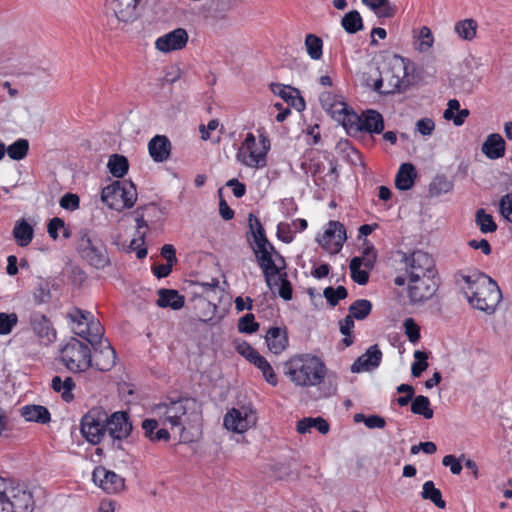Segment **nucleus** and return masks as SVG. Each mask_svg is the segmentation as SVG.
<instances>
[{"label":"nucleus","mask_w":512,"mask_h":512,"mask_svg":"<svg viewBox=\"0 0 512 512\" xmlns=\"http://www.w3.org/2000/svg\"><path fill=\"white\" fill-rule=\"evenodd\" d=\"M156 418L145 419L142 429L145 436L152 442L169 441L170 434L167 429L159 428V422L177 428L183 441H190L188 433H199L202 425V407L194 398L181 397L177 399L167 398L163 402L155 404L151 408Z\"/></svg>","instance_id":"f257e3e1"},{"label":"nucleus","mask_w":512,"mask_h":512,"mask_svg":"<svg viewBox=\"0 0 512 512\" xmlns=\"http://www.w3.org/2000/svg\"><path fill=\"white\" fill-rule=\"evenodd\" d=\"M457 283L475 309L493 313L501 301L502 294L497 283L479 271L460 273Z\"/></svg>","instance_id":"f03ea898"},{"label":"nucleus","mask_w":512,"mask_h":512,"mask_svg":"<svg viewBox=\"0 0 512 512\" xmlns=\"http://www.w3.org/2000/svg\"><path fill=\"white\" fill-rule=\"evenodd\" d=\"M285 376L297 387L309 388L320 386L328 369L324 361L311 353L291 356L283 365Z\"/></svg>","instance_id":"7ed1b4c3"},{"label":"nucleus","mask_w":512,"mask_h":512,"mask_svg":"<svg viewBox=\"0 0 512 512\" xmlns=\"http://www.w3.org/2000/svg\"><path fill=\"white\" fill-rule=\"evenodd\" d=\"M271 142L263 129H257V135L252 132L246 134L238 148L236 159L242 165L252 169H262L267 165V155Z\"/></svg>","instance_id":"20e7f679"},{"label":"nucleus","mask_w":512,"mask_h":512,"mask_svg":"<svg viewBox=\"0 0 512 512\" xmlns=\"http://www.w3.org/2000/svg\"><path fill=\"white\" fill-rule=\"evenodd\" d=\"M408 64L409 61L399 55L390 57L386 62L384 71L375 80L373 89L382 94H390L405 89L409 84L407 80Z\"/></svg>","instance_id":"39448f33"},{"label":"nucleus","mask_w":512,"mask_h":512,"mask_svg":"<svg viewBox=\"0 0 512 512\" xmlns=\"http://www.w3.org/2000/svg\"><path fill=\"white\" fill-rule=\"evenodd\" d=\"M80 257L90 266L103 270L110 266L111 260L104 242L89 230H82L77 241Z\"/></svg>","instance_id":"423d86ee"},{"label":"nucleus","mask_w":512,"mask_h":512,"mask_svg":"<svg viewBox=\"0 0 512 512\" xmlns=\"http://www.w3.org/2000/svg\"><path fill=\"white\" fill-rule=\"evenodd\" d=\"M138 194L132 181H114L102 189L101 200L111 209L122 211L136 203Z\"/></svg>","instance_id":"0eeeda50"},{"label":"nucleus","mask_w":512,"mask_h":512,"mask_svg":"<svg viewBox=\"0 0 512 512\" xmlns=\"http://www.w3.org/2000/svg\"><path fill=\"white\" fill-rule=\"evenodd\" d=\"M62 364L73 373L84 372L92 367V354L89 346L71 337L60 350Z\"/></svg>","instance_id":"6e6552de"},{"label":"nucleus","mask_w":512,"mask_h":512,"mask_svg":"<svg viewBox=\"0 0 512 512\" xmlns=\"http://www.w3.org/2000/svg\"><path fill=\"white\" fill-rule=\"evenodd\" d=\"M72 332L94 345L103 334L100 322L90 312L73 308L67 313Z\"/></svg>","instance_id":"1a4fd4ad"},{"label":"nucleus","mask_w":512,"mask_h":512,"mask_svg":"<svg viewBox=\"0 0 512 512\" xmlns=\"http://www.w3.org/2000/svg\"><path fill=\"white\" fill-rule=\"evenodd\" d=\"M108 414L100 407L89 410L81 420V433L91 444H98L106 432Z\"/></svg>","instance_id":"9d476101"},{"label":"nucleus","mask_w":512,"mask_h":512,"mask_svg":"<svg viewBox=\"0 0 512 512\" xmlns=\"http://www.w3.org/2000/svg\"><path fill=\"white\" fill-rule=\"evenodd\" d=\"M402 261L407 279L429 278L436 275L434 260L424 251L417 250L409 255L404 254Z\"/></svg>","instance_id":"9b49d317"},{"label":"nucleus","mask_w":512,"mask_h":512,"mask_svg":"<svg viewBox=\"0 0 512 512\" xmlns=\"http://www.w3.org/2000/svg\"><path fill=\"white\" fill-rule=\"evenodd\" d=\"M257 424L256 411L251 406L229 409L223 418L224 427L233 433L243 434Z\"/></svg>","instance_id":"f8f14e48"},{"label":"nucleus","mask_w":512,"mask_h":512,"mask_svg":"<svg viewBox=\"0 0 512 512\" xmlns=\"http://www.w3.org/2000/svg\"><path fill=\"white\" fill-rule=\"evenodd\" d=\"M4 512H32L33 497L24 487L8 481Z\"/></svg>","instance_id":"ddd939ff"},{"label":"nucleus","mask_w":512,"mask_h":512,"mask_svg":"<svg viewBox=\"0 0 512 512\" xmlns=\"http://www.w3.org/2000/svg\"><path fill=\"white\" fill-rule=\"evenodd\" d=\"M347 239L345 226L339 221H329L323 234L317 238L319 245L330 254H337Z\"/></svg>","instance_id":"4468645a"},{"label":"nucleus","mask_w":512,"mask_h":512,"mask_svg":"<svg viewBox=\"0 0 512 512\" xmlns=\"http://www.w3.org/2000/svg\"><path fill=\"white\" fill-rule=\"evenodd\" d=\"M437 290L435 277L407 279V293L413 304L422 303L433 297Z\"/></svg>","instance_id":"2eb2a0df"},{"label":"nucleus","mask_w":512,"mask_h":512,"mask_svg":"<svg viewBox=\"0 0 512 512\" xmlns=\"http://www.w3.org/2000/svg\"><path fill=\"white\" fill-rule=\"evenodd\" d=\"M188 40V32L184 28H177L158 37L155 48L162 53L179 51L186 47Z\"/></svg>","instance_id":"dca6fc26"},{"label":"nucleus","mask_w":512,"mask_h":512,"mask_svg":"<svg viewBox=\"0 0 512 512\" xmlns=\"http://www.w3.org/2000/svg\"><path fill=\"white\" fill-rule=\"evenodd\" d=\"M92 366L99 371H109L116 363V354L110 343L102 337L93 345Z\"/></svg>","instance_id":"f3484780"},{"label":"nucleus","mask_w":512,"mask_h":512,"mask_svg":"<svg viewBox=\"0 0 512 512\" xmlns=\"http://www.w3.org/2000/svg\"><path fill=\"white\" fill-rule=\"evenodd\" d=\"M29 324L36 337L44 344H50L56 340V330L50 320L41 312H32L29 315Z\"/></svg>","instance_id":"a211bd4d"},{"label":"nucleus","mask_w":512,"mask_h":512,"mask_svg":"<svg viewBox=\"0 0 512 512\" xmlns=\"http://www.w3.org/2000/svg\"><path fill=\"white\" fill-rule=\"evenodd\" d=\"M93 481L107 493H118L124 488V479L114 471L99 466L93 471Z\"/></svg>","instance_id":"6ab92c4d"},{"label":"nucleus","mask_w":512,"mask_h":512,"mask_svg":"<svg viewBox=\"0 0 512 512\" xmlns=\"http://www.w3.org/2000/svg\"><path fill=\"white\" fill-rule=\"evenodd\" d=\"M106 431L114 439L122 440L127 438L132 432V423L129 421L128 414L118 411L110 417L108 416Z\"/></svg>","instance_id":"aec40b11"},{"label":"nucleus","mask_w":512,"mask_h":512,"mask_svg":"<svg viewBox=\"0 0 512 512\" xmlns=\"http://www.w3.org/2000/svg\"><path fill=\"white\" fill-rule=\"evenodd\" d=\"M254 252L257 255L258 263L263 270L266 282L270 285L271 277L278 274V269L274 264L270 250L273 249L269 241L260 242L254 245Z\"/></svg>","instance_id":"412c9836"},{"label":"nucleus","mask_w":512,"mask_h":512,"mask_svg":"<svg viewBox=\"0 0 512 512\" xmlns=\"http://www.w3.org/2000/svg\"><path fill=\"white\" fill-rule=\"evenodd\" d=\"M382 352L378 345L370 346L364 354L359 356L351 366L353 373L371 371L376 369L381 362Z\"/></svg>","instance_id":"4be33fe9"},{"label":"nucleus","mask_w":512,"mask_h":512,"mask_svg":"<svg viewBox=\"0 0 512 512\" xmlns=\"http://www.w3.org/2000/svg\"><path fill=\"white\" fill-rule=\"evenodd\" d=\"M271 89L275 95L281 97L288 105L298 112L305 109V101L300 95L298 89L281 84H272Z\"/></svg>","instance_id":"5701e85b"},{"label":"nucleus","mask_w":512,"mask_h":512,"mask_svg":"<svg viewBox=\"0 0 512 512\" xmlns=\"http://www.w3.org/2000/svg\"><path fill=\"white\" fill-rule=\"evenodd\" d=\"M149 154L156 162H163L168 159L171 150L169 139L163 135L153 137L148 143Z\"/></svg>","instance_id":"b1692460"},{"label":"nucleus","mask_w":512,"mask_h":512,"mask_svg":"<svg viewBox=\"0 0 512 512\" xmlns=\"http://www.w3.org/2000/svg\"><path fill=\"white\" fill-rule=\"evenodd\" d=\"M482 152L489 159H498L505 154V141L500 134L493 133L488 135L482 144Z\"/></svg>","instance_id":"393cba45"},{"label":"nucleus","mask_w":512,"mask_h":512,"mask_svg":"<svg viewBox=\"0 0 512 512\" xmlns=\"http://www.w3.org/2000/svg\"><path fill=\"white\" fill-rule=\"evenodd\" d=\"M265 338L269 350L276 355L282 353L288 345L286 332L279 327L270 328Z\"/></svg>","instance_id":"a878e982"},{"label":"nucleus","mask_w":512,"mask_h":512,"mask_svg":"<svg viewBox=\"0 0 512 512\" xmlns=\"http://www.w3.org/2000/svg\"><path fill=\"white\" fill-rule=\"evenodd\" d=\"M417 173L411 163H403L398 169L395 177V186L397 189L406 191L413 187Z\"/></svg>","instance_id":"bb28decb"},{"label":"nucleus","mask_w":512,"mask_h":512,"mask_svg":"<svg viewBox=\"0 0 512 512\" xmlns=\"http://www.w3.org/2000/svg\"><path fill=\"white\" fill-rule=\"evenodd\" d=\"M378 18H393L398 9L390 0H361Z\"/></svg>","instance_id":"cd10ccee"},{"label":"nucleus","mask_w":512,"mask_h":512,"mask_svg":"<svg viewBox=\"0 0 512 512\" xmlns=\"http://www.w3.org/2000/svg\"><path fill=\"white\" fill-rule=\"evenodd\" d=\"M455 34L464 41H473L477 36L478 23L473 18H466L454 24Z\"/></svg>","instance_id":"c85d7f7f"},{"label":"nucleus","mask_w":512,"mask_h":512,"mask_svg":"<svg viewBox=\"0 0 512 512\" xmlns=\"http://www.w3.org/2000/svg\"><path fill=\"white\" fill-rule=\"evenodd\" d=\"M383 129L384 121L379 112L375 110H368L361 117V130L379 134Z\"/></svg>","instance_id":"c756f323"},{"label":"nucleus","mask_w":512,"mask_h":512,"mask_svg":"<svg viewBox=\"0 0 512 512\" xmlns=\"http://www.w3.org/2000/svg\"><path fill=\"white\" fill-rule=\"evenodd\" d=\"M158 295L157 304L160 307H170L174 310H178L184 306V297L176 290L160 289Z\"/></svg>","instance_id":"7c9ffc66"},{"label":"nucleus","mask_w":512,"mask_h":512,"mask_svg":"<svg viewBox=\"0 0 512 512\" xmlns=\"http://www.w3.org/2000/svg\"><path fill=\"white\" fill-rule=\"evenodd\" d=\"M51 282L49 279L43 277H37L33 287V300L37 305H43L49 303L51 294Z\"/></svg>","instance_id":"2f4dec72"},{"label":"nucleus","mask_w":512,"mask_h":512,"mask_svg":"<svg viewBox=\"0 0 512 512\" xmlns=\"http://www.w3.org/2000/svg\"><path fill=\"white\" fill-rule=\"evenodd\" d=\"M21 415L26 421L48 423L51 419L48 409L41 405H26L21 409Z\"/></svg>","instance_id":"473e14b6"},{"label":"nucleus","mask_w":512,"mask_h":512,"mask_svg":"<svg viewBox=\"0 0 512 512\" xmlns=\"http://www.w3.org/2000/svg\"><path fill=\"white\" fill-rule=\"evenodd\" d=\"M312 428L317 429L321 434H326L329 431V424L322 417H308L297 422L296 430L300 434L309 433Z\"/></svg>","instance_id":"72a5a7b5"},{"label":"nucleus","mask_w":512,"mask_h":512,"mask_svg":"<svg viewBox=\"0 0 512 512\" xmlns=\"http://www.w3.org/2000/svg\"><path fill=\"white\" fill-rule=\"evenodd\" d=\"M469 116L468 109H460V103L456 99L448 101L447 109L443 113L446 120H452L454 125L461 126Z\"/></svg>","instance_id":"f704fd0d"},{"label":"nucleus","mask_w":512,"mask_h":512,"mask_svg":"<svg viewBox=\"0 0 512 512\" xmlns=\"http://www.w3.org/2000/svg\"><path fill=\"white\" fill-rule=\"evenodd\" d=\"M13 236L19 246L26 247L33 239V227L27 221L20 220L16 222L13 228Z\"/></svg>","instance_id":"c9c22d12"},{"label":"nucleus","mask_w":512,"mask_h":512,"mask_svg":"<svg viewBox=\"0 0 512 512\" xmlns=\"http://www.w3.org/2000/svg\"><path fill=\"white\" fill-rule=\"evenodd\" d=\"M52 388L55 392L60 393L63 400L70 402L74 399L72 393L75 388L74 380L71 377H66L64 380L60 376H54L52 378Z\"/></svg>","instance_id":"e433bc0d"},{"label":"nucleus","mask_w":512,"mask_h":512,"mask_svg":"<svg viewBox=\"0 0 512 512\" xmlns=\"http://www.w3.org/2000/svg\"><path fill=\"white\" fill-rule=\"evenodd\" d=\"M421 497L423 500L431 501L437 508L444 509L446 502L442 498L441 491L435 487L433 481H426L422 486Z\"/></svg>","instance_id":"4c0bfd02"},{"label":"nucleus","mask_w":512,"mask_h":512,"mask_svg":"<svg viewBox=\"0 0 512 512\" xmlns=\"http://www.w3.org/2000/svg\"><path fill=\"white\" fill-rule=\"evenodd\" d=\"M415 49L421 53L428 52L434 44V36L427 26H422L418 32L414 34Z\"/></svg>","instance_id":"58836bf2"},{"label":"nucleus","mask_w":512,"mask_h":512,"mask_svg":"<svg viewBox=\"0 0 512 512\" xmlns=\"http://www.w3.org/2000/svg\"><path fill=\"white\" fill-rule=\"evenodd\" d=\"M107 167L114 177L122 178L128 172L129 163L125 156L113 154L108 160Z\"/></svg>","instance_id":"ea45409f"},{"label":"nucleus","mask_w":512,"mask_h":512,"mask_svg":"<svg viewBox=\"0 0 512 512\" xmlns=\"http://www.w3.org/2000/svg\"><path fill=\"white\" fill-rule=\"evenodd\" d=\"M341 25L347 33L354 34L363 29V20L357 10H352L343 16Z\"/></svg>","instance_id":"a19ab883"},{"label":"nucleus","mask_w":512,"mask_h":512,"mask_svg":"<svg viewBox=\"0 0 512 512\" xmlns=\"http://www.w3.org/2000/svg\"><path fill=\"white\" fill-rule=\"evenodd\" d=\"M305 49L309 57L319 60L323 55V41L315 34H307L305 37Z\"/></svg>","instance_id":"79ce46f5"},{"label":"nucleus","mask_w":512,"mask_h":512,"mask_svg":"<svg viewBox=\"0 0 512 512\" xmlns=\"http://www.w3.org/2000/svg\"><path fill=\"white\" fill-rule=\"evenodd\" d=\"M47 232L53 240L59 239V232L62 233L64 239L71 237V230L66 226L63 219L59 217L52 218L47 225Z\"/></svg>","instance_id":"37998d69"},{"label":"nucleus","mask_w":512,"mask_h":512,"mask_svg":"<svg viewBox=\"0 0 512 512\" xmlns=\"http://www.w3.org/2000/svg\"><path fill=\"white\" fill-rule=\"evenodd\" d=\"M475 222L480 231L484 234L494 233L497 230V224L491 214H488L484 209H478L475 215Z\"/></svg>","instance_id":"c03bdc74"},{"label":"nucleus","mask_w":512,"mask_h":512,"mask_svg":"<svg viewBox=\"0 0 512 512\" xmlns=\"http://www.w3.org/2000/svg\"><path fill=\"white\" fill-rule=\"evenodd\" d=\"M371 269H367L360 264V260L358 257H354L350 261V272L351 278L354 282L359 285L367 284L369 280V271Z\"/></svg>","instance_id":"a18cd8bd"},{"label":"nucleus","mask_w":512,"mask_h":512,"mask_svg":"<svg viewBox=\"0 0 512 512\" xmlns=\"http://www.w3.org/2000/svg\"><path fill=\"white\" fill-rule=\"evenodd\" d=\"M411 411L414 414L422 415L425 419H431L434 414L430 407L429 398L423 395H418L413 399Z\"/></svg>","instance_id":"49530a36"},{"label":"nucleus","mask_w":512,"mask_h":512,"mask_svg":"<svg viewBox=\"0 0 512 512\" xmlns=\"http://www.w3.org/2000/svg\"><path fill=\"white\" fill-rule=\"evenodd\" d=\"M337 122L341 123L342 126L348 133H356L361 131V117H359L354 111L348 110L341 115Z\"/></svg>","instance_id":"de8ad7c7"},{"label":"nucleus","mask_w":512,"mask_h":512,"mask_svg":"<svg viewBox=\"0 0 512 512\" xmlns=\"http://www.w3.org/2000/svg\"><path fill=\"white\" fill-rule=\"evenodd\" d=\"M29 151V142L27 139H18L6 148L8 156L12 160H22L27 156Z\"/></svg>","instance_id":"09e8293b"},{"label":"nucleus","mask_w":512,"mask_h":512,"mask_svg":"<svg viewBox=\"0 0 512 512\" xmlns=\"http://www.w3.org/2000/svg\"><path fill=\"white\" fill-rule=\"evenodd\" d=\"M371 309L372 304L369 300L359 299L349 307V315L354 319L363 320L370 314Z\"/></svg>","instance_id":"8fccbe9b"},{"label":"nucleus","mask_w":512,"mask_h":512,"mask_svg":"<svg viewBox=\"0 0 512 512\" xmlns=\"http://www.w3.org/2000/svg\"><path fill=\"white\" fill-rule=\"evenodd\" d=\"M253 364L261 370L265 380L272 386H276L278 379L270 363L260 354L253 361Z\"/></svg>","instance_id":"3c124183"},{"label":"nucleus","mask_w":512,"mask_h":512,"mask_svg":"<svg viewBox=\"0 0 512 512\" xmlns=\"http://www.w3.org/2000/svg\"><path fill=\"white\" fill-rule=\"evenodd\" d=\"M18 324V315L14 312H0V335L7 336Z\"/></svg>","instance_id":"603ef678"},{"label":"nucleus","mask_w":512,"mask_h":512,"mask_svg":"<svg viewBox=\"0 0 512 512\" xmlns=\"http://www.w3.org/2000/svg\"><path fill=\"white\" fill-rule=\"evenodd\" d=\"M324 297L331 306H336L338 302L347 297V290L344 286L333 288L331 286L324 289Z\"/></svg>","instance_id":"864d4df0"},{"label":"nucleus","mask_w":512,"mask_h":512,"mask_svg":"<svg viewBox=\"0 0 512 512\" xmlns=\"http://www.w3.org/2000/svg\"><path fill=\"white\" fill-rule=\"evenodd\" d=\"M248 222H249V228H250L251 234L253 236L254 244L268 241L265 236L262 224H261L260 220L255 215L249 214Z\"/></svg>","instance_id":"5fc2aeb1"},{"label":"nucleus","mask_w":512,"mask_h":512,"mask_svg":"<svg viewBox=\"0 0 512 512\" xmlns=\"http://www.w3.org/2000/svg\"><path fill=\"white\" fill-rule=\"evenodd\" d=\"M415 361L411 366V373L414 377H419L428 367V356L426 352L417 350L414 352Z\"/></svg>","instance_id":"6e6d98bb"},{"label":"nucleus","mask_w":512,"mask_h":512,"mask_svg":"<svg viewBox=\"0 0 512 512\" xmlns=\"http://www.w3.org/2000/svg\"><path fill=\"white\" fill-rule=\"evenodd\" d=\"M354 328V318L347 315L342 321H340V332L344 335L342 340L345 347H349L353 343V337L351 331Z\"/></svg>","instance_id":"4d7b16f0"},{"label":"nucleus","mask_w":512,"mask_h":512,"mask_svg":"<svg viewBox=\"0 0 512 512\" xmlns=\"http://www.w3.org/2000/svg\"><path fill=\"white\" fill-rule=\"evenodd\" d=\"M376 257L377 252L375 248L372 245H367L364 248L362 255L359 256L358 259L360 260V264L363 265V267L372 269L376 261Z\"/></svg>","instance_id":"13d9d810"},{"label":"nucleus","mask_w":512,"mask_h":512,"mask_svg":"<svg viewBox=\"0 0 512 512\" xmlns=\"http://www.w3.org/2000/svg\"><path fill=\"white\" fill-rule=\"evenodd\" d=\"M238 328L240 332L253 333L259 328V324L255 322L254 315L249 313L240 318Z\"/></svg>","instance_id":"bf43d9fd"},{"label":"nucleus","mask_w":512,"mask_h":512,"mask_svg":"<svg viewBox=\"0 0 512 512\" xmlns=\"http://www.w3.org/2000/svg\"><path fill=\"white\" fill-rule=\"evenodd\" d=\"M499 212L502 217L512 223V193H508L500 199Z\"/></svg>","instance_id":"052dcab7"},{"label":"nucleus","mask_w":512,"mask_h":512,"mask_svg":"<svg viewBox=\"0 0 512 512\" xmlns=\"http://www.w3.org/2000/svg\"><path fill=\"white\" fill-rule=\"evenodd\" d=\"M405 334L409 341L416 343L420 338V328L413 318H407L404 321Z\"/></svg>","instance_id":"680f3d73"},{"label":"nucleus","mask_w":512,"mask_h":512,"mask_svg":"<svg viewBox=\"0 0 512 512\" xmlns=\"http://www.w3.org/2000/svg\"><path fill=\"white\" fill-rule=\"evenodd\" d=\"M59 204L65 210L75 211L79 208L80 198L77 194L66 193L61 197Z\"/></svg>","instance_id":"e2e57ef3"},{"label":"nucleus","mask_w":512,"mask_h":512,"mask_svg":"<svg viewBox=\"0 0 512 512\" xmlns=\"http://www.w3.org/2000/svg\"><path fill=\"white\" fill-rule=\"evenodd\" d=\"M236 351L251 363H253L259 355V353L247 342L237 343Z\"/></svg>","instance_id":"0e129e2a"},{"label":"nucleus","mask_w":512,"mask_h":512,"mask_svg":"<svg viewBox=\"0 0 512 512\" xmlns=\"http://www.w3.org/2000/svg\"><path fill=\"white\" fill-rule=\"evenodd\" d=\"M434 129L435 123L430 118H422L416 123V130L424 136L431 135Z\"/></svg>","instance_id":"69168bd1"},{"label":"nucleus","mask_w":512,"mask_h":512,"mask_svg":"<svg viewBox=\"0 0 512 512\" xmlns=\"http://www.w3.org/2000/svg\"><path fill=\"white\" fill-rule=\"evenodd\" d=\"M442 464L450 468V471L454 475H458L462 471V465L460 461L454 455H446L442 459Z\"/></svg>","instance_id":"338daca9"},{"label":"nucleus","mask_w":512,"mask_h":512,"mask_svg":"<svg viewBox=\"0 0 512 512\" xmlns=\"http://www.w3.org/2000/svg\"><path fill=\"white\" fill-rule=\"evenodd\" d=\"M277 236L285 243H291L294 239L290 225L287 223H279L277 226Z\"/></svg>","instance_id":"774afa93"}]
</instances>
